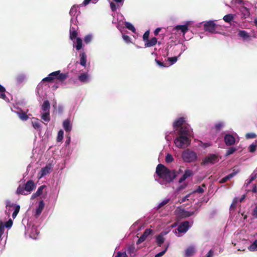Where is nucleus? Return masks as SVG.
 I'll return each instance as SVG.
<instances>
[{
	"mask_svg": "<svg viewBox=\"0 0 257 257\" xmlns=\"http://www.w3.org/2000/svg\"><path fill=\"white\" fill-rule=\"evenodd\" d=\"M183 173V170L181 168L179 169L177 172L174 170H170L162 164H159L156 170V175L155 179L162 185H166L172 181L177 175L180 173Z\"/></svg>",
	"mask_w": 257,
	"mask_h": 257,
	"instance_id": "obj_1",
	"label": "nucleus"
},
{
	"mask_svg": "<svg viewBox=\"0 0 257 257\" xmlns=\"http://www.w3.org/2000/svg\"><path fill=\"white\" fill-rule=\"evenodd\" d=\"M176 138L174 140L175 146L179 149H185L191 143L192 131L189 125L176 130Z\"/></svg>",
	"mask_w": 257,
	"mask_h": 257,
	"instance_id": "obj_2",
	"label": "nucleus"
},
{
	"mask_svg": "<svg viewBox=\"0 0 257 257\" xmlns=\"http://www.w3.org/2000/svg\"><path fill=\"white\" fill-rule=\"evenodd\" d=\"M67 73H61L60 70L56 71L50 73L48 76L44 78L42 81L40 82L37 87V93L41 97L43 95L42 86L45 82H51L54 79H57L60 82H63L68 77Z\"/></svg>",
	"mask_w": 257,
	"mask_h": 257,
	"instance_id": "obj_3",
	"label": "nucleus"
},
{
	"mask_svg": "<svg viewBox=\"0 0 257 257\" xmlns=\"http://www.w3.org/2000/svg\"><path fill=\"white\" fill-rule=\"evenodd\" d=\"M36 186L33 181L29 180L24 185H20L16 190V194L18 195H28L35 189Z\"/></svg>",
	"mask_w": 257,
	"mask_h": 257,
	"instance_id": "obj_4",
	"label": "nucleus"
},
{
	"mask_svg": "<svg viewBox=\"0 0 257 257\" xmlns=\"http://www.w3.org/2000/svg\"><path fill=\"white\" fill-rule=\"evenodd\" d=\"M25 235H28L30 238L37 239L39 231L37 226L31 221H27V224L25 226Z\"/></svg>",
	"mask_w": 257,
	"mask_h": 257,
	"instance_id": "obj_5",
	"label": "nucleus"
},
{
	"mask_svg": "<svg viewBox=\"0 0 257 257\" xmlns=\"http://www.w3.org/2000/svg\"><path fill=\"white\" fill-rule=\"evenodd\" d=\"M181 158L184 162L191 163L195 162L197 160L198 156L195 151L187 149L182 152Z\"/></svg>",
	"mask_w": 257,
	"mask_h": 257,
	"instance_id": "obj_6",
	"label": "nucleus"
},
{
	"mask_svg": "<svg viewBox=\"0 0 257 257\" xmlns=\"http://www.w3.org/2000/svg\"><path fill=\"white\" fill-rule=\"evenodd\" d=\"M188 31V25H179L176 26L173 29V34L177 35V37L179 38L182 36V38L185 40V35Z\"/></svg>",
	"mask_w": 257,
	"mask_h": 257,
	"instance_id": "obj_7",
	"label": "nucleus"
},
{
	"mask_svg": "<svg viewBox=\"0 0 257 257\" xmlns=\"http://www.w3.org/2000/svg\"><path fill=\"white\" fill-rule=\"evenodd\" d=\"M189 222L188 221H183L180 223L177 228L174 230V233L177 236H180V233L186 232L190 227Z\"/></svg>",
	"mask_w": 257,
	"mask_h": 257,
	"instance_id": "obj_8",
	"label": "nucleus"
},
{
	"mask_svg": "<svg viewBox=\"0 0 257 257\" xmlns=\"http://www.w3.org/2000/svg\"><path fill=\"white\" fill-rule=\"evenodd\" d=\"M78 27L76 25V19L71 18V25L70 27V38L71 40L74 42V40L77 37Z\"/></svg>",
	"mask_w": 257,
	"mask_h": 257,
	"instance_id": "obj_9",
	"label": "nucleus"
},
{
	"mask_svg": "<svg viewBox=\"0 0 257 257\" xmlns=\"http://www.w3.org/2000/svg\"><path fill=\"white\" fill-rule=\"evenodd\" d=\"M219 161L218 156L215 154H209L202 161V164L206 165L208 164H214Z\"/></svg>",
	"mask_w": 257,
	"mask_h": 257,
	"instance_id": "obj_10",
	"label": "nucleus"
},
{
	"mask_svg": "<svg viewBox=\"0 0 257 257\" xmlns=\"http://www.w3.org/2000/svg\"><path fill=\"white\" fill-rule=\"evenodd\" d=\"M216 25L214 21H207L204 24V30L211 33H216Z\"/></svg>",
	"mask_w": 257,
	"mask_h": 257,
	"instance_id": "obj_11",
	"label": "nucleus"
},
{
	"mask_svg": "<svg viewBox=\"0 0 257 257\" xmlns=\"http://www.w3.org/2000/svg\"><path fill=\"white\" fill-rule=\"evenodd\" d=\"M237 136L236 133H234V135L230 134H226L224 137V140L225 145L227 146H231L235 144L236 141L234 136Z\"/></svg>",
	"mask_w": 257,
	"mask_h": 257,
	"instance_id": "obj_12",
	"label": "nucleus"
},
{
	"mask_svg": "<svg viewBox=\"0 0 257 257\" xmlns=\"http://www.w3.org/2000/svg\"><path fill=\"white\" fill-rule=\"evenodd\" d=\"M237 35L244 42H249L252 40L251 36L244 30H238Z\"/></svg>",
	"mask_w": 257,
	"mask_h": 257,
	"instance_id": "obj_13",
	"label": "nucleus"
},
{
	"mask_svg": "<svg viewBox=\"0 0 257 257\" xmlns=\"http://www.w3.org/2000/svg\"><path fill=\"white\" fill-rule=\"evenodd\" d=\"M52 171V167L51 165H47L45 167L42 168L38 173V178L39 179H41L45 176L50 173Z\"/></svg>",
	"mask_w": 257,
	"mask_h": 257,
	"instance_id": "obj_14",
	"label": "nucleus"
},
{
	"mask_svg": "<svg viewBox=\"0 0 257 257\" xmlns=\"http://www.w3.org/2000/svg\"><path fill=\"white\" fill-rule=\"evenodd\" d=\"M186 120V117L184 116L180 117L177 118L174 121L173 123V127L176 130V129H179L181 127H184V126H182ZM185 125H184L185 126Z\"/></svg>",
	"mask_w": 257,
	"mask_h": 257,
	"instance_id": "obj_15",
	"label": "nucleus"
},
{
	"mask_svg": "<svg viewBox=\"0 0 257 257\" xmlns=\"http://www.w3.org/2000/svg\"><path fill=\"white\" fill-rule=\"evenodd\" d=\"M81 5H74L72 6L70 9L69 14L72 17V18L76 19V21H77V17L80 14V12L78 8H80Z\"/></svg>",
	"mask_w": 257,
	"mask_h": 257,
	"instance_id": "obj_16",
	"label": "nucleus"
},
{
	"mask_svg": "<svg viewBox=\"0 0 257 257\" xmlns=\"http://www.w3.org/2000/svg\"><path fill=\"white\" fill-rule=\"evenodd\" d=\"M18 109H19V110L17 111L14 110L13 109H12V110L17 114L19 118L21 120L23 121H26L27 120H28L29 118V116L27 114V112L28 111V109H27V111L25 112L23 111L21 109H19V107H18Z\"/></svg>",
	"mask_w": 257,
	"mask_h": 257,
	"instance_id": "obj_17",
	"label": "nucleus"
},
{
	"mask_svg": "<svg viewBox=\"0 0 257 257\" xmlns=\"http://www.w3.org/2000/svg\"><path fill=\"white\" fill-rule=\"evenodd\" d=\"M194 173L192 170L189 169H187L184 171L183 175L181 176V177L179 179V183H181L183 181H184L187 178L189 177L192 176Z\"/></svg>",
	"mask_w": 257,
	"mask_h": 257,
	"instance_id": "obj_18",
	"label": "nucleus"
},
{
	"mask_svg": "<svg viewBox=\"0 0 257 257\" xmlns=\"http://www.w3.org/2000/svg\"><path fill=\"white\" fill-rule=\"evenodd\" d=\"M196 251L197 250L195 246L190 245L185 250V257L191 256L195 254Z\"/></svg>",
	"mask_w": 257,
	"mask_h": 257,
	"instance_id": "obj_19",
	"label": "nucleus"
},
{
	"mask_svg": "<svg viewBox=\"0 0 257 257\" xmlns=\"http://www.w3.org/2000/svg\"><path fill=\"white\" fill-rule=\"evenodd\" d=\"M114 2L117 3V5L115 4L113 2H110V7L112 11L115 12L116 11L117 9L120 6H122L124 0H113Z\"/></svg>",
	"mask_w": 257,
	"mask_h": 257,
	"instance_id": "obj_20",
	"label": "nucleus"
},
{
	"mask_svg": "<svg viewBox=\"0 0 257 257\" xmlns=\"http://www.w3.org/2000/svg\"><path fill=\"white\" fill-rule=\"evenodd\" d=\"M62 126L66 132L70 133L72 128V124L70 119H65L62 123Z\"/></svg>",
	"mask_w": 257,
	"mask_h": 257,
	"instance_id": "obj_21",
	"label": "nucleus"
},
{
	"mask_svg": "<svg viewBox=\"0 0 257 257\" xmlns=\"http://www.w3.org/2000/svg\"><path fill=\"white\" fill-rule=\"evenodd\" d=\"M44 208V203L43 200H41L39 202L38 205L37 206L35 212V216L36 217H38L41 214Z\"/></svg>",
	"mask_w": 257,
	"mask_h": 257,
	"instance_id": "obj_22",
	"label": "nucleus"
},
{
	"mask_svg": "<svg viewBox=\"0 0 257 257\" xmlns=\"http://www.w3.org/2000/svg\"><path fill=\"white\" fill-rule=\"evenodd\" d=\"M78 80L83 83H87L90 81V76L87 73H82L78 76Z\"/></svg>",
	"mask_w": 257,
	"mask_h": 257,
	"instance_id": "obj_23",
	"label": "nucleus"
},
{
	"mask_svg": "<svg viewBox=\"0 0 257 257\" xmlns=\"http://www.w3.org/2000/svg\"><path fill=\"white\" fill-rule=\"evenodd\" d=\"M31 123L34 129L37 131L40 132L41 130V121L37 118H33L32 120Z\"/></svg>",
	"mask_w": 257,
	"mask_h": 257,
	"instance_id": "obj_24",
	"label": "nucleus"
},
{
	"mask_svg": "<svg viewBox=\"0 0 257 257\" xmlns=\"http://www.w3.org/2000/svg\"><path fill=\"white\" fill-rule=\"evenodd\" d=\"M167 234L165 232H162L160 234L156 236V241L157 244L159 246H161L162 244L164 242L165 238L164 236Z\"/></svg>",
	"mask_w": 257,
	"mask_h": 257,
	"instance_id": "obj_25",
	"label": "nucleus"
},
{
	"mask_svg": "<svg viewBox=\"0 0 257 257\" xmlns=\"http://www.w3.org/2000/svg\"><path fill=\"white\" fill-rule=\"evenodd\" d=\"M6 89L4 86L0 84V98L4 100L6 102H10V99L6 94Z\"/></svg>",
	"mask_w": 257,
	"mask_h": 257,
	"instance_id": "obj_26",
	"label": "nucleus"
},
{
	"mask_svg": "<svg viewBox=\"0 0 257 257\" xmlns=\"http://www.w3.org/2000/svg\"><path fill=\"white\" fill-rule=\"evenodd\" d=\"M50 105L49 101L45 100L41 106L40 112H50Z\"/></svg>",
	"mask_w": 257,
	"mask_h": 257,
	"instance_id": "obj_27",
	"label": "nucleus"
},
{
	"mask_svg": "<svg viewBox=\"0 0 257 257\" xmlns=\"http://www.w3.org/2000/svg\"><path fill=\"white\" fill-rule=\"evenodd\" d=\"M46 186L45 185H42L40 186L37 189V191L32 194L31 196V199H34L37 197L40 196L42 194V192L43 190L45 188Z\"/></svg>",
	"mask_w": 257,
	"mask_h": 257,
	"instance_id": "obj_28",
	"label": "nucleus"
},
{
	"mask_svg": "<svg viewBox=\"0 0 257 257\" xmlns=\"http://www.w3.org/2000/svg\"><path fill=\"white\" fill-rule=\"evenodd\" d=\"M245 196L243 195L239 199L237 197H235L233 199V201L230 205V210H233L236 206V204L238 202H241L244 199Z\"/></svg>",
	"mask_w": 257,
	"mask_h": 257,
	"instance_id": "obj_29",
	"label": "nucleus"
},
{
	"mask_svg": "<svg viewBox=\"0 0 257 257\" xmlns=\"http://www.w3.org/2000/svg\"><path fill=\"white\" fill-rule=\"evenodd\" d=\"M157 43V39L156 38L154 37L150 40H148L146 42L145 46V47H150L155 46Z\"/></svg>",
	"mask_w": 257,
	"mask_h": 257,
	"instance_id": "obj_30",
	"label": "nucleus"
},
{
	"mask_svg": "<svg viewBox=\"0 0 257 257\" xmlns=\"http://www.w3.org/2000/svg\"><path fill=\"white\" fill-rule=\"evenodd\" d=\"M41 118L45 122L48 123L50 120V112H40Z\"/></svg>",
	"mask_w": 257,
	"mask_h": 257,
	"instance_id": "obj_31",
	"label": "nucleus"
},
{
	"mask_svg": "<svg viewBox=\"0 0 257 257\" xmlns=\"http://www.w3.org/2000/svg\"><path fill=\"white\" fill-rule=\"evenodd\" d=\"M86 55L84 52H82L80 54V64L82 66H86Z\"/></svg>",
	"mask_w": 257,
	"mask_h": 257,
	"instance_id": "obj_32",
	"label": "nucleus"
},
{
	"mask_svg": "<svg viewBox=\"0 0 257 257\" xmlns=\"http://www.w3.org/2000/svg\"><path fill=\"white\" fill-rule=\"evenodd\" d=\"M240 12H241L244 18L249 17V16H250L249 10L246 7H242L241 8H240Z\"/></svg>",
	"mask_w": 257,
	"mask_h": 257,
	"instance_id": "obj_33",
	"label": "nucleus"
},
{
	"mask_svg": "<svg viewBox=\"0 0 257 257\" xmlns=\"http://www.w3.org/2000/svg\"><path fill=\"white\" fill-rule=\"evenodd\" d=\"M237 172L236 171H235L234 170H233V172H232L231 173L227 175V176H226L225 177L223 178L221 180V183H225V182H226L227 180H229L230 179H231L233 177H234L237 174Z\"/></svg>",
	"mask_w": 257,
	"mask_h": 257,
	"instance_id": "obj_34",
	"label": "nucleus"
},
{
	"mask_svg": "<svg viewBox=\"0 0 257 257\" xmlns=\"http://www.w3.org/2000/svg\"><path fill=\"white\" fill-rule=\"evenodd\" d=\"M225 123L223 121H219L214 124V128L216 132H219L223 127H224Z\"/></svg>",
	"mask_w": 257,
	"mask_h": 257,
	"instance_id": "obj_35",
	"label": "nucleus"
},
{
	"mask_svg": "<svg viewBox=\"0 0 257 257\" xmlns=\"http://www.w3.org/2000/svg\"><path fill=\"white\" fill-rule=\"evenodd\" d=\"M248 249L250 251H257V239L255 240L248 247Z\"/></svg>",
	"mask_w": 257,
	"mask_h": 257,
	"instance_id": "obj_36",
	"label": "nucleus"
},
{
	"mask_svg": "<svg viewBox=\"0 0 257 257\" xmlns=\"http://www.w3.org/2000/svg\"><path fill=\"white\" fill-rule=\"evenodd\" d=\"M5 223L2 221H0V239L2 240L4 237V231H5Z\"/></svg>",
	"mask_w": 257,
	"mask_h": 257,
	"instance_id": "obj_37",
	"label": "nucleus"
},
{
	"mask_svg": "<svg viewBox=\"0 0 257 257\" xmlns=\"http://www.w3.org/2000/svg\"><path fill=\"white\" fill-rule=\"evenodd\" d=\"M170 198H165V199H164L162 201H161L158 204V205L156 207L157 209H159L160 208L162 207L163 206H164V205L167 204L170 201Z\"/></svg>",
	"mask_w": 257,
	"mask_h": 257,
	"instance_id": "obj_38",
	"label": "nucleus"
},
{
	"mask_svg": "<svg viewBox=\"0 0 257 257\" xmlns=\"http://www.w3.org/2000/svg\"><path fill=\"white\" fill-rule=\"evenodd\" d=\"M125 27L131 31L132 32L135 33L136 32V29L135 27L130 22H125Z\"/></svg>",
	"mask_w": 257,
	"mask_h": 257,
	"instance_id": "obj_39",
	"label": "nucleus"
},
{
	"mask_svg": "<svg viewBox=\"0 0 257 257\" xmlns=\"http://www.w3.org/2000/svg\"><path fill=\"white\" fill-rule=\"evenodd\" d=\"M257 178V168L251 174L249 179L247 181V184L250 183L253 180Z\"/></svg>",
	"mask_w": 257,
	"mask_h": 257,
	"instance_id": "obj_40",
	"label": "nucleus"
},
{
	"mask_svg": "<svg viewBox=\"0 0 257 257\" xmlns=\"http://www.w3.org/2000/svg\"><path fill=\"white\" fill-rule=\"evenodd\" d=\"M20 209L19 205H14V211L12 214V217L14 219L17 216Z\"/></svg>",
	"mask_w": 257,
	"mask_h": 257,
	"instance_id": "obj_41",
	"label": "nucleus"
},
{
	"mask_svg": "<svg viewBox=\"0 0 257 257\" xmlns=\"http://www.w3.org/2000/svg\"><path fill=\"white\" fill-rule=\"evenodd\" d=\"M76 42V45L75 46L76 49L77 50H79L82 48V40L79 38H76L75 39Z\"/></svg>",
	"mask_w": 257,
	"mask_h": 257,
	"instance_id": "obj_42",
	"label": "nucleus"
},
{
	"mask_svg": "<svg viewBox=\"0 0 257 257\" xmlns=\"http://www.w3.org/2000/svg\"><path fill=\"white\" fill-rule=\"evenodd\" d=\"M64 136V131L62 130L59 131L57 137V141L60 142L62 141Z\"/></svg>",
	"mask_w": 257,
	"mask_h": 257,
	"instance_id": "obj_43",
	"label": "nucleus"
},
{
	"mask_svg": "<svg viewBox=\"0 0 257 257\" xmlns=\"http://www.w3.org/2000/svg\"><path fill=\"white\" fill-rule=\"evenodd\" d=\"M233 19V16L232 14H228L223 17V20L227 23L231 21Z\"/></svg>",
	"mask_w": 257,
	"mask_h": 257,
	"instance_id": "obj_44",
	"label": "nucleus"
},
{
	"mask_svg": "<svg viewBox=\"0 0 257 257\" xmlns=\"http://www.w3.org/2000/svg\"><path fill=\"white\" fill-rule=\"evenodd\" d=\"M169 244H166L165 245V248L162 251L155 254V257H161L162 256H163L167 250Z\"/></svg>",
	"mask_w": 257,
	"mask_h": 257,
	"instance_id": "obj_45",
	"label": "nucleus"
},
{
	"mask_svg": "<svg viewBox=\"0 0 257 257\" xmlns=\"http://www.w3.org/2000/svg\"><path fill=\"white\" fill-rule=\"evenodd\" d=\"M212 145L211 143L210 142L203 143L202 142H200L198 146L204 149L208 148Z\"/></svg>",
	"mask_w": 257,
	"mask_h": 257,
	"instance_id": "obj_46",
	"label": "nucleus"
},
{
	"mask_svg": "<svg viewBox=\"0 0 257 257\" xmlns=\"http://www.w3.org/2000/svg\"><path fill=\"white\" fill-rule=\"evenodd\" d=\"M93 38V35L92 34H88L86 36H85L84 38V42L86 44H88L90 43Z\"/></svg>",
	"mask_w": 257,
	"mask_h": 257,
	"instance_id": "obj_47",
	"label": "nucleus"
},
{
	"mask_svg": "<svg viewBox=\"0 0 257 257\" xmlns=\"http://www.w3.org/2000/svg\"><path fill=\"white\" fill-rule=\"evenodd\" d=\"M236 151V149L234 147L229 148L227 150L226 153L225 154V156H227L230 155H231L233 153H234Z\"/></svg>",
	"mask_w": 257,
	"mask_h": 257,
	"instance_id": "obj_48",
	"label": "nucleus"
},
{
	"mask_svg": "<svg viewBox=\"0 0 257 257\" xmlns=\"http://www.w3.org/2000/svg\"><path fill=\"white\" fill-rule=\"evenodd\" d=\"M173 160H174L173 157L171 154H168L166 155V158H165V161L166 162V163H170L172 162Z\"/></svg>",
	"mask_w": 257,
	"mask_h": 257,
	"instance_id": "obj_49",
	"label": "nucleus"
},
{
	"mask_svg": "<svg viewBox=\"0 0 257 257\" xmlns=\"http://www.w3.org/2000/svg\"><path fill=\"white\" fill-rule=\"evenodd\" d=\"M205 185H202L201 186H198L197 188L193 191L194 193H202L204 192V189L203 187H204Z\"/></svg>",
	"mask_w": 257,
	"mask_h": 257,
	"instance_id": "obj_50",
	"label": "nucleus"
},
{
	"mask_svg": "<svg viewBox=\"0 0 257 257\" xmlns=\"http://www.w3.org/2000/svg\"><path fill=\"white\" fill-rule=\"evenodd\" d=\"M25 79H26L25 75L24 74H21L18 76L17 80L19 83H21L23 81H24Z\"/></svg>",
	"mask_w": 257,
	"mask_h": 257,
	"instance_id": "obj_51",
	"label": "nucleus"
},
{
	"mask_svg": "<svg viewBox=\"0 0 257 257\" xmlns=\"http://www.w3.org/2000/svg\"><path fill=\"white\" fill-rule=\"evenodd\" d=\"M6 207L7 208L8 207L11 208L13 207L14 208V205H17V204H14L10 200H7L6 201Z\"/></svg>",
	"mask_w": 257,
	"mask_h": 257,
	"instance_id": "obj_52",
	"label": "nucleus"
},
{
	"mask_svg": "<svg viewBox=\"0 0 257 257\" xmlns=\"http://www.w3.org/2000/svg\"><path fill=\"white\" fill-rule=\"evenodd\" d=\"M256 137V135L253 133H247L245 135V137L247 139H253Z\"/></svg>",
	"mask_w": 257,
	"mask_h": 257,
	"instance_id": "obj_53",
	"label": "nucleus"
},
{
	"mask_svg": "<svg viewBox=\"0 0 257 257\" xmlns=\"http://www.w3.org/2000/svg\"><path fill=\"white\" fill-rule=\"evenodd\" d=\"M178 57H173L168 58V61H169L170 65H173L177 61Z\"/></svg>",
	"mask_w": 257,
	"mask_h": 257,
	"instance_id": "obj_54",
	"label": "nucleus"
},
{
	"mask_svg": "<svg viewBox=\"0 0 257 257\" xmlns=\"http://www.w3.org/2000/svg\"><path fill=\"white\" fill-rule=\"evenodd\" d=\"M13 221L11 219H10L8 221H7L5 224V227L6 228H10L13 225Z\"/></svg>",
	"mask_w": 257,
	"mask_h": 257,
	"instance_id": "obj_55",
	"label": "nucleus"
},
{
	"mask_svg": "<svg viewBox=\"0 0 257 257\" xmlns=\"http://www.w3.org/2000/svg\"><path fill=\"white\" fill-rule=\"evenodd\" d=\"M256 145L254 144H251L248 148L249 151L250 153H253L256 150Z\"/></svg>",
	"mask_w": 257,
	"mask_h": 257,
	"instance_id": "obj_56",
	"label": "nucleus"
},
{
	"mask_svg": "<svg viewBox=\"0 0 257 257\" xmlns=\"http://www.w3.org/2000/svg\"><path fill=\"white\" fill-rule=\"evenodd\" d=\"M149 31H147L143 35V40L146 42L149 40Z\"/></svg>",
	"mask_w": 257,
	"mask_h": 257,
	"instance_id": "obj_57",
	"label": "nucleus"
},
{
	"mask_svg": "<svg viewBox=\"0 0 257 257\" xmlns=\"http://www.w3.org/2000/svg\"><path fill=\"white\" fill-rule=\"evenodd\" d=\"M252 215L254 218H257V203L255 204V206L252 211Z\"/></svg>",
	"mask_w": 257,
	"mask_h": 257,
	"instance_id": "obj_58",
	"label": "nucleus"
},
{
	"mask_svg": "<svg viewBox=\"0 0 257 257\" xmlns=\"http://www.w3.org/2000/svg\"><path fill=\"white\" fill-rule=\"evenodd\" d=\"M122 39L124 40V41H125L126 43H129L131 42V38L127 35H123Z\"/></svg>",
	"mask_w": 257,
	"mask_h": 257,
	"instance_id": "obj_59",
	"label": "nucleus"
},
{
	"mask_svg": "<svg viewBox=\"0 0 257 257\" xmlns=\"http://www.w3.org/2000/svg\"><path fill=\"white\" fill-rule=\"evenodd\" d=\"M152 232V230H151L150 229H146L144 232L143 233V235H144V236L146 237L147 238V237L150 235Z\"/></svg>",
	"mask_w": 257,
	"mask_h": 257,
	"instance_id": "obj_60",
	"label": "nucleus"
},
{
	"mask_svg": "<svg viewBox=\"0 0 257 257\" xmlns=\"http://www.w3.org/2000/svg\"><path fill=\"white\" fill-rule=\"evenodd\" d=\"M115 257H126L125 252H121L120 251L117 252Z\"/></svg>",
	"mask_w": 257,
	"mask_h": 257,
	"instance_id": "obj_61",
	"label": "nucleus"
},
{
	"mask_svg": "<svg viewBox=\"0 0 257 257\" xmlns=\"http://www.w3.org/2000/svg\"><path fill=\"white\" fill-rule=\"evenodd\" d=\"M171 132H167L166 133L165 139L167 141H170L172 140V137L170 136Z\"/></svg>",
	"mask_w": 257,
	"mask_h": 257,
	"instance_id": "obj_62",
	"label": "nucleus"
},
{
	"mask_svg": "<svg viewBox=\"0 0 257 257\" xmlns=\"http://www.w3.org/2000/svg\"><path fill=\"white\" fill-rule=\"evenodd\" d=\"M64 110L63 106L62 105H59L57 108V111L59 113L61 114Z\"/></svg>",
	"mask_w": 257,
	"mask_h": 257,
	"instance_id": "obj_63",
	"label": "nucleus"
},
{
	"mask_svg": "<svg viewBox=\"0 0 257 257\" xmlns=\"http://www.w3.org/2000/svg\"><path fill=\"white\" fill-rule=\"evenodd\" d=\"M214 255V251L212 249H210L206 254V257H213Z\"/></svg>",
	"mask_w": 257,
	"mask_h": 257,
	"instance_id": "obj_64",
	"label": "nucleus"
}]
</instances>
